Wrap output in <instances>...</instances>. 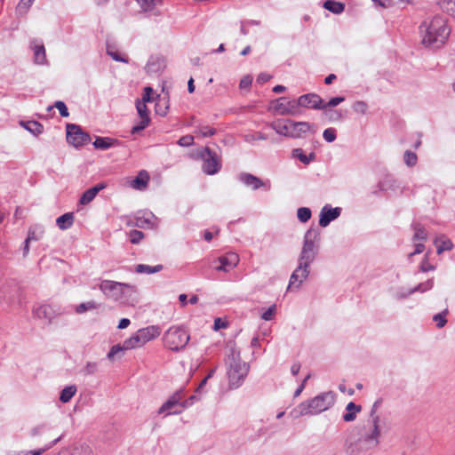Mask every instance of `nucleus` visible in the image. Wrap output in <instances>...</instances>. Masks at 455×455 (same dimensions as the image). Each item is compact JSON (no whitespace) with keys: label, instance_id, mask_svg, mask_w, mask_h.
<instances>
[{"label":"nucleus","instance_id":"f257e3e1","mask_svg":"<svg viewBox=\"0 0 455 455\" xmlns=\"http://www.w3.org/2000/svg\"><path fill=\"white\" fill-rule=\"evenodd\" d=\"M380 433L366 425H357L347 429L343 449L347 455H359L379 444Z\"/></svg>","mask_w":455,"mask_h":455},{"label":"nucleus","instance_id":"f03ea898","mask_svg":"<svg viewBox=\"0 0 455 455\" xmlns=\"http://www.w3.org/2000/svg\"><path fill=\"white\" fill-rule=\"evenodd\" d=\"M419 29L422 34V44L432 49L442 47L451 33L446 20L441 16H435L430 21H424Z\"/></svg>","mask_w":455,"mask_h":455},{"label":"nucleus","instance_id":"7ed1b4c3","mask_svg":"<svg viewBox=\"0 0 455 455\" xmlns=\"http://www.w3.org/2000/svg\"><path fill=\"white\" fill-rule=\"evenodd\" d=\"M336 395L332 391L321 393L312 399L300 403L290 412V415L293 419H298L302 416L319 414L332 407Z\"/></svg>","mask_w":455,"mask_h":455},{"label":"nucleus","instance_id":"20e7f679","mask_svg":"<svg viewBox=\"0 0 455 455\" xmlns=\"http://www.w3.org/2000/svg\"><path fill=\"white\" fill-rule=\"evenodd\" d=\"M190 339L188 331L180 326H172L164 334V342L166 347L172 351L183 349Z\"/></svg>","mask_w":455,"mask_h":455},{"label":"nucleus","instance_id":"39448f33","mask_svg":"<svg viewBox=\"0 0 455 455\" xmlns=\"http://www.w3.org/2000/svg\"><path fill=\"white\" fill-rule=\"evenodd\" d=\"M229 360L230 364L228 371L229 386L231 388H237L244 381L249 371V365L234 355H232Z\"/></svg>","mask_w":455,"mask_h":455},{"label":"nucleus","instance_id":"423d86ee","mask_svg":"<svg viewBox=\"0 0 455 455\" xmlns=\"http://www.w3.org/2000/svg\"><path fill=\"white\" fill-rule=\"evenodd\" d=\"M184 395V389L180 388L175 391L158 409L157 413L164 415V417L170 415H178L184 411L182 405V399Z\"/></svg>","mask_w":455,"mask_h":455},{"label":"nucleus","instance_id":"0eeeda50","mask_svg":"<svg viewBox=\"0 0 455 455\" xmlns=\"http://www.w3.org/2000/svg\"><path fill=\"white\" fill-rule=\"evenodd\" d=\"M318 235L317 230L309 228L304 235V243L301 252L299 257V261H304L311 264L317 254V247L315 244V239Z\"/></svg>","mask_w":455,"mask_h":455},{"label":"nucleus","instance_id":"6e6552de","mask_svg":"<svg viewBox=\"0 0 455 455\" xmlns=\"http://www.w3.org/2000/svg\"><path fill=\"white\" fill-rule=\"evenodd\" d=\"M199 156L203 160L202 170L204 173L214 175L221 169L222 164L220 157L209 147L203 148Z\"/></svg>","mask_w":455,"mask_h":455},{"label":"nucleus","instance_id":"1a4fd4ad","mask_svg":"<svg viewBox=\"0 0 455 455\" xmlns=\"http://www.w3.org/2000/svg\"><path fill=\"white\" fill-rule=\"evenodd\" d=\"M312 125L307 122H295L287 120L283 124H278L275 127L278 133L292 138H300L307 132Z\"/></svg>","mask_w":455,"mask_h":455},{"label":"nucleus","instance_id":"9d476101","mask_svg":"<svg viewBox=\"0 0 455 455\" xmlns=\"http://www.w3.org/2000/svg\"><path fill=\"white\" fill-rule=\"evenodd\" d=\"M67 130V141L78 148L91 141V136L88 132L83 131L80 125L75 124H68Z\"/></svg>","mask_w":455,"mask_h":455},{"label":"nucleus","instance_id":"9b49d317","mask_svg":"<svg viewBox=\"0 0 455 455\" xmlns=\"http://www.w3.org/2000/svg\"><path fill=\"white\" fill-rule=\"evenodd\" d=\"M310 264L304 261H299V265L293 271L290 277L288 289H299L302 284L303 281L307 279L309 275Z\"/></svg>","mask_w":455,"mask_h":455},{"label":"nucleus","instance_id":"f8f14e48","mask_svg":"<svg viewBox=\"0 0 455 455\" xmlns=\"http://www.w3.org/2000/svg\"><path fill=\"white\" fill-rule=\"evenodd\" d=\"M272 106L274 110L280 115H295L298 112L297 100H289L285 97L272 101Z\"/></svg>","mask_w":455,"mask_h":455},{"label":"nucleus","instance_id":"ddd939ff","mask_svg":"<svg viewBox=\"0 0 455 455\" xmlns=\"http://www.w3.org/2000/svg\"><path fill=\"white\" fill-rule=\"evenodd\" d=\"M219 262L218 266H213L214 269L219 272H229L235 268L238 262L239 257L235 252H229L217 258L213 263Z\"/></svg>","mask_w":455,"mask_h":455},{"label":"nucleus","instance_id":"4468645a","mask_svg":"<svg viewBox=\"0 0 455 455\" xmlns=\"http://www.w3.org/2000/svg\"><path fill=\"white\" fill-rule=\"evenodd\" d=\"M121 288L134 289L135 287L125 283H119L110 280H103L100 284V291L107 296L118 297L122 293Z\"/></svg>","mask_w":455,"mask_h":455},{"label":"nucleus","instance_id":"2eb2a0df","mask_svg":"<svg viewBox=\"0 0 455 455\" xmlns=\"http://www.w3.org/2000/svg\"><path fill=\"white\" fill-rule=\"evenodd\" d=\"M238 180L243 183L245 186L251 187L253 190L259 189L260 188H264L265 190L270 189L269 180L264 181L259 177L248 172H241L238 175Z\"/></svg>","mask_w":455,"mask_h":455},{"label":"nucleus","instance_id":"dca6fc26","mask_svg":"<svg viewBox=\"0 0 455 455\" xmlns=\"http://www.w3.org/2000/svg\"><path fill=\"white\" fill-rule=\"evenodd\" d=\"M341 214L340 207H331L330 204H325L319 214V225L323 228L327 227L331 221L338 219Z\"/></svg>","mask_w":455,"mask_h":455},{"label":"nucleus","instance_id":"f3484780","mask_svg":"<svg viewBox=\"0 0 455 455\" xmlns=\"http://www.w3.org/2000/svg\"><path fill=\"white\" fill-rule=\"evenodd\" d=\"M323 99L315 93H307L298 98V108L303 107L314 109H324Z\"/></svg>","mask_w":455,"mask_h":455},{"label":"nucleus","instance_id":"a211bd4d","mask_svg":"<svg viewBox=\"0 0 455 455\" xmlns=\"http://www.w3.org/2000/svg\"><path fill=\"white\" fill-rule=\"evenodd\" d=\"M166 67V60L162 55H151L145 66L148 75H159Z\"/></svg>","mask_w":455,"mask_h":455},{"label":"nucleus","instance_id":"6ab92c4d","mask_svg":"<svg viewBox=\"0 0 455 455\" xmlns=\"http://www.w3.org/2000/svg\"><path fill=\"white\" fill-rule=\"evenodd\" d=\"M29 47L33 52L34 62L36 64L44 65L47 63L45 48L42 42H39L37 39H32Z\"/></svg>","mask_w":455,"mask_h":455},{"label":"nucleus","instance_id":"aec40b11","mask_svg":"<svg viewBox=\"0 0 455 455\" xmlns=\"http://www.w3.org/2000/svg\"><path fill=\"white\" fill-rule=\"evenodd\" d=\"M142 345L157 338L161 333V328L158 325H150L146 328L140 329L137 331Z\"/></svg>","mask_w":455,"mask_h":455},{"label":"nucleus","instance_id":"412c9836","mask_svg":"<svg viewBox=\"0 0 455 455\" xmlns=\"http://www.w3.org/2000/svg\"><path fill=\"white\" fill-rule=\"evenodd\" d=\"M382 403V399L379 398L378 400H376L374 402V403L372 404L371 408V411H370V419H368V422H367V427H369L370 428L378 431V433H380V427H379V421H380V417L377 414V411L379 410V408L380 407Z\"/></svg>","mask_w":455,"mask_h":455},{"label":"nucleus","instance_id":"4be33fe9","mask_svg":"<svg viewBox=\"0 0 455 455\" xmlns=\"http://www.w3.org/2000/svg\"><path fill=\"white\" fill-rule=\"evenodd\" d=\"M35 317L45 320L47 323H51L56 316L54 309L50 305H42L33 310Z\"/></svg>","mask_w":455,"mask_h":455},{"label":"nucleus","instance_id":"5701e85b","mask_svg":"<svg viewBox=\"0 0 455 455\" xmlns=\"http://www.w3.org/2000/svg\"><path fill=\"white\" fill-rule=\"evenodd\" d=\"M105 188H106V184L101 182V183H98L97 185H95L92 188H88L82 194V196L79 199V204H83V205L88 204L96 197L98 193L100 191H101L102 189H104Z\"/></svg>","mask_w":455,"mask_h":455},{"label":"nucleus","instance_id":"b1692460","mask_svg":"<svg viewBox=\"0 0 455 455\" xmlns=\"http://www.w3.org/2000/svg\"><path fill=\"white\" fill-rule=\"evenodd\" d=\"M62 436L63 435H60V436L57 437L56 439L52 440V442L47 443L44 448H40V449L34 450V451H14L8 452L7 455H42L44 451L50 450L56 443H58L61 440Z\"/></svg>","mask_w":455,"mask_h":455},{"label":"nucleus","instance_id":"393cba45","mask_svg":"<svg viewBox=\"0 0 455 455\" xmlns=\"http://www.w3.org/2000/svg\"><path fill=\"white\" fill-rule=\"evenodd\" d=\"M118 140L113 138L97 136L92 145L96 149L107 150L118 145Z\"/></svg>","mask_w":455,"mask_h":455},{"label":"nucleus","instance_id":"a878e982","mask_svg":"<svg viewBox=\"0 0 455 455\" xmlns=\"http://www.w3.org/2000/svg\"><path fill=\"white\" fill-rule=\"evenodd\" d=\"M361 411V405L349 402L346 406V412L342 415V419L345 422H353L356 419L357 413Z\"/></svg>","mask_w":455,"mask_h":455},{"label":"nucleus","instance_id":"bb28decb","mask_svg":"<svg viewBox=\"0 0 455 455\" xmlns=\"http://www.w3.org/2000/svg\"><path fill=\"white\" fill-rule=\"evenodd\" d=\"M20 125L35 136L44 132V125L36 120L20 121Z\"/></svg>","mask_w":455,"mask_h":455},{"label":"nucleus","instance_id":"cd10ccee","mask_svg":"<svg viewBox=\"0 0 455 455\" xmlns=\"http://www.w3.org/2000/svg\"><path fill=\"white\" fill-rule=\"evenodd\" d=\"M75 215L74 212H66L56 220V225L61 230H67L74 224Z\"/></svg>","mask_w":455,"mask_h":455},{"label":"nucleus","instance_id":"c85d7f7f","mask_svg":"<svg viewBox=\"0 0 455 455\" xmlns=\"http://www.w3.org/2000/svg\"><path fill=\"white\" fill-rule=\"evenodd\" d=\"M44 235V228L41 224L31 225L28 231V236L26 239L28 241H39Z\"/></svg>","mask_w":455,"mask_h":455},{"label":"nucleus","instance_id":"c756f323","mask_svg":"<svg viewBox=\"0 0 455 455\" xmlns=\"http://www.w3.org/2000/svg\"><path fill=\"white\" fill-rule=\"evenodd\" d=\"M149 180V175L146 171H140L139 174L132 180V188L138 190H142L147 188Z\"/></svg>","mask_w":455,"mask_h":455},{"label":"nucleus","instance_id":"7c9ffc66","mask_svg":"<svg viewBox=\"0 0 455 455\" xmlns=\"http://www.w3.org/2000/svg\"><path fill=\"white\" fill-rule=\"evenodd\" d=\"M434 243L436 246V251L438 254H441L445 251L451 250L453 246L451 241L448 239L445 235L436 237L434 241Z\"/></svg>","mask_w":455,"mask_h":455},{"label":"nucleus","instance_id":"2f4dec72","mask_svg":"<svg viewBox=\"0 0 455 455\" xmlns=\"http://www.w3.org/2000/svg\"><path fill=\"white\" fill-rule=\"evenodd\" d=\"M378 188L380 191H395L396 188H398V184L396 180L388 175L378 183Z\"/></svg>","mask_w":455,"mask_h":455},{"label":"nucleus","instance_id":"473e14b6","mask_svg":"<svg viewBox=\"0 0 455 455\" xmlns=\"http://www.w3.org/2000/svg\"><path fill=\"white\" fill-rule=\"evenodd\" d=\"M411 228L414 230L413 241L424 242L427 239V234L423 225L419 222H412Z\"/></svg>","mask_w":455,"mask_h":455},{"label":"nucleus","instance_id":"72a5a7b5","mask_svg":"<svg viewBox=\"0 0 455 455\" xmlns=\"http://www.w3.org/2000/svg\"><path fill=\"white\" fill-rule=\"evenodd\" d=\"M323 8L334 14H340L345 10V4L334 0H326L323 3Z\"/></svg>","mask_w":455,"mask_h":455},{"label":"nucleus","instance_id":"f704fd0d","mask_svg":"<svg viewBox=\"0 0 455 455\" xmlns=\"http://www.w3.org/2000/svg\"><path fill=\"white\" fill-rule=\"evenodd\" d=\"M76 385H69L65 387L60 394V401L63 403H68L76 393Z\"/></svg>","mask_w":455,"mask_h":455},{"label":"nucleus","instance_id":"c9c22d12","mask_svg":"<svg viewBox=\"0 0 455 455\" xmlns=\"http://www.w3.org/2000/svg\"><path fill=\"white\" fill-rule=\"evenodd\" d=\"M163 268H164V266L161 264L154 266V267L149 266V265H145V264H139L135 267V272L139 273V274L150 275V274H155V273L160 272L161 270H163Z\"/></svg>","mask_w":455,"mask_h":455},{"label":"nucleus","instance_id":"e433bc0d","mask_svg":"<svg viewBox=\"0 0 455 455\" xmlns=\"http://www.w3.org/2000/svg\"><path fill=\"white\" fill-rule=\"evenodd\" d=\"M101 304L98 303L94 300H90L86 302H83L76 307V313L77 314H84V312L88 310H93L98 309L100 307Z\"/></svg>","mask_w":455,"mask_h":455},{"label":"nucleus","instance_id":"4c0bfd02","mask_svg":"<svg viewBox=\"0 0 455 455\" xmlns=\"http://www.w3.org/2000/svg\"><path fill=\"white\" fill-rule=\"evenodd\" d=\"M438 4L443 12L455 18V1L439 0Z\"/></svg>","mask_w":455,"mask_h":455},{"label":"nucleus","instance_id":"58836bf2","mask_svg":"<svg viewBox=\"0 0 455 455\" xmlns=\"http://www.w3.org/2000/svg\"><path fill=\"white\" fill-rule=\"evenodd\" d=\"M156 100H157V102L156 103V106H155L156 113L161 116H166L168 108H169L168 100H164V99L161 100L159 94L156 95Z\"/></svg>","mask_w":455,"mask_h":455},{"label":"nucleus","instance_id":"ea45409f","mask_svg":"<svg viewBox=\"0 0 455 455\" xmlns=\"http://www.w3.org/2000/svg\"><path fill=\"white\" fill-rule=\"evenodd\" d=\"M140 346H142V343L140 342V337L137 332L134 335L131 336L129 339H126L123 342V347H124V349H127V350L132 349L134 347H140Z\"/></svg>","mask_w":455,"mask_h":455},{"label":"nucleus","instance_id":"a19ab883","mask_svg":"<svg viewBox=\"0 0 455 455\" xmlns=\"http://www.w3.org/2000/svg\"><path fill=\"white\" fill-rule=\"evenodd\" d=\"M130 226H134V227H138V228H145V227H148L151 224V220L149 219V217H146L145 215L143 216H136L134 218V220H131L128 223Z\"/></svg>","mask_w":455,"mask_h":455},{"label":"nucleus","instance_id":"79ce46f5","mask_svg":"<svg viewBox=\"0 0 455 455\" xmlns=\"http://www.w3.org/2000/svg\"><path fill=\"white\" fill-rule=\"evenodd\" d=\"M140 120L136 124L131 130V133L132 135L137 134L140 132L141 131L145 130L150 124L151 119L150 118H145V117H140Z\"/></svg>","mask_w":455,"mask_h":455},{"label":"nucleus","instance_id":"37998d69","mask_svg":"<svg viewBox=\"0 0 455 455\" xmlns=\"http://www.w3.org/2000/svg\"><path fill=\"white\" fill-rule=\"evenodd\" d=\"M155 100H156V96H154L153 87H144L141 99H137L136 100L147 104L148 102H153Z\"/></svg>","mask_w":455,"mask_h":455},{"label":"nucleus","instance_id":"c03bdc74","mask_svg":"<svg viewBox=\"0 0 455 455\" xmlns=\"http://www.w3.org/2000/svg\"><path fill=\"white\" fill-rule=\"evenodd\" d=\"M311 216L312 212L308 207H300L297 211V218L302 223L307 222L311 219Z\"/></svg>","mask_w":455,"mask_h":455},{"label":"nucleus","instance_id":"a18cd8bd","mask_svg":"<svg viewBox=\"0 0 455 455\" xmlns=\"http://www.w3.org/2000/svg\"><path fill=\"white\" fill-rule=\"evenodd\" d=\"M433 286H434V279L430 278V279H428L427 281H426L424 283H419L414 288H411V292H413V293L416 292V291L425 292L427 291L431 290L433 288Z\"/></svg>","mask_w":455,"mask_h":455},{"label":"nucleus","instance_id":"49530a36","mask_svg":"<svg viewBox=\"0 0 455 455\" xmlns=\"http://www.w3.org/2000/svg\"><path fill=\"white\" fill-rule=\"evenodd\" d=\"M53 108H56L59 112H60V115L62 116V117H68L69 116V112H68V109L65 104V102L61 101V100H57L53 106H49L47 108V110L48 111H51Z\"/></svg>","mask_w":455,"mask_h":455},{"label":"nucleus","instance_id":"de8ad7c7","mask_svg":"<svg viewBox=\"0 0 455 455\" xmlns=\"http://www.w3.org/2000/svg\"><path fill=\"white\" fill-rule=\"evenodd\" d=\"M107 53L116 61L124 62V63L128 62V60L122 57L121 54L117 51L114 50L113 47L109 44H107Z\"/></svg>","mask_w":455,"mask_h":455},{"label":"nucleus","instance_id":"09e8293b","mask_svg":"<svg viewBox=\"0 0 455 455\" xmlns=\"http://www.w3.org/2000/svg\"><path fill=\"white\" fill-rule=\"evenodd\" d=\"M417 160H418V157H417L416 153H414L411 150H406L404 152L403 161L406 164V165H408L409 167L414 166L417 164Z\"/></svg>","mask_w":455,"mask_h":455},{"label":"nucleus","instance_id":"8fccbe9b","mask_svg":"<svg viewBox=\"0 0 455 455\" xmlns=\"http://www.w3.org/2000/svg\"><path fill=\"white\" fill-rule=\"evenodd\" d=\"M352 109L355 113L365 115L367 113V110H368V104L365 101H363V100H356L352 105Z\"/></svg>","mask_w":455,"mask_h":455},{"label":"nucleus","instance_id":"3c124183","mask_svg":"<svg viewBox=\"0 0 455 455\" xmlns=\"http://www.w3.org/2000/svg\"><path fill=\"white\" fill-rule=\"evenodd\" d=\"M135 107L140 117L150 118L147 104L136 100Z\"/></svg>","mask_w":455,"mask_h":455},{"label":"nucleus","instance_id":"603ef678","mask_svg":"<svg viewBox=\"0 0 455 455\" xmlns=\"http://www.w3.org/2000/svg\"><path fill=\"white\" fill-rule=\"evenodd\" d=\"M144 237V233L142 231L132 229L129 233L130 242L133 244L139 243Z\"/></svg>","mask_w":455,"mask_h":455},{"label":"nucleus","instance_id":"864d4df0","mask_svg":"<svg viewBox=\"0 0 455 455\" xmlns=\"http://www.w3.org/2000/svg\"><path fill=\"white\" fill-rule=\"evenodd\" d=\"M447 313H448V310L445 309L444 311L434 315L433 319L435 322H436V326L438 328H442L446 324L447 320L445 318V315Z\"/></svg>","mask_w":455,"mask_h":455},{"label":"nucleus","instance_id":"5fc2aeb1","mask_svg":"<svg viewBox=\"0 0 455 455\" xmlns=\"http://www.w3.org/2000/svg\"><path fill=\"white\" fill-rule=\"evenodd\" d=\"M276 313V305H271L267 310L261 314V318L265 321H271Z\"/></svg>","mask_w":455,"mask_h":455},{"label":"nucleus","instance_id":"6e6d98bb","mask_svg":"<svg viewBox=\"0 0 455 455\" xmlns=\"http://www.w3.org/2000/svg\"><path fill=\"white\" fill-rule=\"evenodd\" d=\"M144 12H150L156 6L155 0H135Z\"/></svg>","mask_w":455,"mask_h":455},{"label":"nucleus","instance_id":"4d7b16f0","mask_svg":"<svg viewBox=\"0 0 455 455\" xmlns=\"http://www.w3.org/2000/svg\"><path fill=\"white\" fill-rule=\"evenodd\" d=\"M198 132L204 138L212 137L216 134V129L208 125H200L198 127Z\"/></svg>","mask_w":455,"mask_h":455},{"label":"nucleus","instance_id":"13d9d810","mask_svg":"<svg viewBox=\"0 0 455 455\" xmlns=\"http://www.w3.org/2000/svg\"><path fill=\"white\" fill-rule=\"evenodd\" d=\"M35 0H20L17 5L19 13H26Z\"/></svg>","mask_w":455,"mask_h":455},{"label":"nucleus","instance_id":"bf43d9fd","mask_svg":"<svg viewBox=\"0 0 455 455\" xmlns=\"http://www.w3.org/2000/svg\"><path fill=\"white\" fill-rule=\"evenodd\" d=\"M323 137L327 142H333L337 138V132L334 128H327L323 132Z\"/></svg>","mask_w":455,"mask_h":455},{"label":"nucleus","instance_id":"052dcab7","mask_svg":"<svg viewBox=\"0 0 455 455\" xmlns=\"http://www.w3.org/2000/svg\"><path fill=\"white\" fill-rule=\"evenodd\" d=\"M292 156L299 159L305 164H309V160L307 158V155L303 152L301 148H295L292 150Z\"/></svg>","mask_w":455,"mask_h":455},{"label":"nucleus","instance_id":"680f3d73","mask_svg":"<svg viewBox=\"0 0 455 455\" xmlns=\"http://www.w3.org/2000/svg\"><path fill=\"white\" fill-rule=\"evenodd\" d=\"M343 101H345V97L338 96V97L331 98L327 103L323 102V105L324 106V109H325L328 107L329 108L336 107L339 104L342 103Z\"/></svg>","mask_w":455,"mask_h":455},{"label":"nucleus","instance_id":"e2e57ef3","mask_svg":"<svg viewBox=\"0 0 455 455\" xmlns=\"http://www.w3.org/2000/svg\"><path fill=\"white\" fill-rule=\"evenodd\" d=\"M324 115L330 121H339L342 119V114L339 110H325Z\"/></svg>","mask_w":455,"mask_h":455},{"label":"nucleus","instance_id":"0e129e2a","mask_svg":"<svg viewBox=\"0 0 455 455\" xmlns=\"http://www.w3.org/2000/svg\"><path fill=\"white\" fill-rule=\"evenodd\" d=\"M97 369L98 365L96 363H87L82 371L84 375H92L97 371Z\"/></svg>","mask_w":455,"mask_h":455},{"label":"nucleus","instance_id":"69168bd1","mask_svg":"<svg viewBox=\"0 0 455 455\" xmlns=\"http://www.w3.org/2000/svg\"><path fill=\"white\" fill-rule=\"evenodd\" d=\"M419 268H420V271H422V272L431 271L435 268L434 265H432L428 262L427 254L425 255L424 259L420 263Z\"/></svg>","mask_w":455,"mask_h":455},{"label":"nucleus","instance_id":"338daca9","mask_svg":"<svg viewBox=\"0 0 455 455\" xmlns=\"http://www.w3.org/2000/svg\"><path fill=\"white\" fill-rule=\"evenodd\" d=\"M194 143V138L191 135H186L178 140V144L181 147H189Z\"/></svg>","mask_w":455,"mask_h":455},{"label":"nucleus","instance_id":"774afa93","mask_svg":"<svg viewBox=\"0 0 455 455\" xmlns=\"http://www.w3.org/2000/svg\"><path fill=\"white\" fill-rule=\"evenodd\" d=\"M124 350H125V349H124V347H123V344H122V345H120V344L115 345V346H113V347L110 348L109 352H108V355H107V357H108V359H110V360H111V359H113V358H114V356H115L118 352L124 351Z\"/></svg>","mask_w":455,"mask_h":455}]
</instances>
